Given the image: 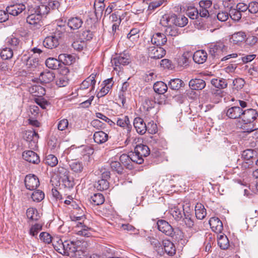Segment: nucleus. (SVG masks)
Listing matches in <instances>:
<instances>
[{
  "label": "nucleus",
  "mask_w": 258,
  "mask_h": 258,
  "mask_svg": "<svg viewBox=\"0 0 258 258\" xmlns=\"http://www.w3.org/2000/svg\"><path fill=\"white\" fill-rule=\"evenodd\" d=\"M67 26L64 24L57 25L51 35L45 37L43 42V46L49 49L57 47L63 34L66 32Z\"/></svg>",
  "instance_id": "f257e3e1"
},
{
  "label": "nucleus",
  "mask_w": 258,
  "mask_h": 258,
  "mask_svg": "<svg viewBox=\"0 0 258 258\" xmlns=\"http://www.w3.org/2000/svg\"><path fill=\"white\" fill-rule=\"evenodd\" d=\"M39 6L36 5L29 6L28 7V16L26 18V22L29 25L33 26L37 29L39 28L42 24V16L45 15L39 12Z\"/></svg>",
  "instance_id": "f03ea898"
},
{
  "label": "nucleus",
  "mask_w": 258,
  "mask_h": 258,
  "mask_svg": "<svg viewBox=\"0 0 258 258\" xmlns=\"http://www.w3.org/2000/svg\"><path fill=\"white\" fill-rule=\"evenodd\" d=\"M86 244L85 241L82 242L80 240L71 241L70 247L69 248V251L67 252V255L74 258H85L87 253L86 250Z\"/></svg>",
  "instance_id": "7ed1b4c3"
},
{
  "label": "nucleus",
  "mask_w": 258,
  "mask_h": 258,
  "mask_svg": "<svg viewBox=\"0 0 258 258\" xmlns=\"http://www.w3.org/2000/svg\"><path fill=\"white\" fill-rule=\"evenodd\" d=\"M133 124L137 132L142 135L145 134L147 131L151 134L156 133L157 131V125L153 121L149 122L147 126L143 119L139 117L134 119Z\"/></svg>",
  "instance_id": "20e7f679"
},
{
  "label": "nucleus",
  "mask_w": 258,
  "mask_h": 258,
  "mask_svg": "<svg viewBox=\"0 0 258 258\" xmlns=\"http://www.w3.org/2000/svg\"><path fill=\"white\" fill-rule=\"evenodd\" d=\"M226 49L227 47L221 41L211 43L209 46V54L213 58H219Z\"/></svg>",
  "instance_id": "39448f33"
},
{
  "label": "nucleus",
  "mask_w": 258,
  "mask_h": 258,
  "mask_svg": "<svg viewBox=\"0 0 258 258\" xmlns=\"http://www.w3.org/2000/svg\"><path fill=\"white\" fill-rule=\"evenodd\" d=\"M59 6L58 0H45V2L39 5V12L46 15L50 10L57 9Z\"/></svg>",
  "instance_id": "423d86ee"
},
{
  "label": "nucleus",
  "mask_w": 258,
  "mask_h": 258,
  "mask_svg": "<svg viewBox=\"0 0 258 258\" xmlns=\"http://www.w3.org/2000/svg\"><path fill=\"white\" fill-rule=\"evenodd\" d=\"M257 116V111L255 109L250 108L243 110L241 118L244 124H250L253 122Z\"/></svg>",
  "instance_id": "0eeeda50"
},
{
  "label": "nucleus",
  "mask_w": 258,
  "mask_h": 258,
  "mask_svg": "<svg viewBox=\"0 0 258 258\" xmlns=\"http://www.w3.org/2000/svg\"><path fill=\"white\" fill-rule=\"evenodd\" d=\"M131 62V57L128 53L123 52L120 53L118 55L114 57L111 59V62L116 67H120V66H126Z\"/></svg>",
  "instance_id": "6e6552de"
},
{
  "label": "nucleus",
  "mask_w": 258,
  "mask_h": 258,
  "mask_svg": "<svg viewBox=\"0 0 258 258\" xmlns=\"http://www.w3.org/2000/svg\"><path fill=\"white\" fill-rule=\"evenodd\" d=\"M24 182L26 188L30 190L35 189L40 184L37 176L31 174L26 176Z\"/></svg>",
  "instance_id": "1a4fd4ad"
},
{
  "label": "nucleus",
  "mask_w": 258,
  "mask_h": 258,
  "mask_svg": "<svg viewBox=\"0 0 258 258\" xmlns=\"http://www.w3.org/2000/svg\"><path fill=\"white\" fill-rule=\"evenodd\" d=\"M166 54V50L163 48L158 46H150L148 49L149 57L153 59H160Z\"/></svg>",
  "instance_id": "9d476101"
},
{
  "label": "nucleus",
  "mask_w": 258,
  "mask_h": 258,
  "mask_svg": "<svg viewBox=\"0 0 258 258\" xmlns=\"http://www.w3.org/2000/svg\"><path fill=\"white\" fill-rule=\"evenodd\" d=\"M224 111L226 116L231 119L241 118L243 109L238 106L226 108Z\"/></svg>",
  "instance_id": "9b49d317"
},
{
  "label": "nucleus",
  "mask_w": 258,
  "mask_h": 258,
  "mask_svg": "<svg viewBox=\"0 0 258 258\" xmlns=\"http://www.w3.org/2000/svg\"><path fill=\"white\" fill-rule=\"evenodd\" d=\"M54 241L53 243L54 248L58 252L67 255L68 254L67 252L69 251V248L70 247V243L71 241H65L62 242L61 239H59L56 241V243H54Z\"/></svg>",
  "instance_id": "f8f14e48"
},
{
  "label": "nucleus",
  "mask_w": 258,
  "mask_h": 258,
  "mask_svg": "<svg viewBox=\"0 0 258 258\" xmlns=\"http://www.w3.org/2000/svg\"><path fill=\"white\" fill-rule=\"evenodd\" d=\"M116 124L126 130L132 131V125L131 123L129 117L127 115H121L116 118Z\"/></svg>",
  "instance_id": "ddd939ff"
},
{
  "label": "nucleus",
  "mask_w": 258,
  "mask_h": 258,
  "mask_svg": "<svg viewBox=\"0 0 258 258\" xmlns=\"http://www.w3.org/2000/svg\"><path fill=\"white\" fill-rule=\"evenodd\" d=\"M212 2L210 0H202L199 2L200 17L208 18L209 16L208 9L211 8Z\"/></svg>",
  "instance_id": "4468645a"
},
{
  "label": "nucleus",
  "mask_w": 258,
  "mask_h": 258,
  "mask_svg": "<svg viewBox=\"0 0 258 258\" xmlns=\"http://www.w3.org/2000/svg\"><path fill=\"white\" fill-rule=\"evenodd\" d=\"M23 159L29 163L38 164L40 162L39 156L33 151H25L22 154Z\"/></svg>",
  "instance_id": "2eb2a0df"
},
{
  "label": "nucleus",
  "mask_w": 258,
  "mask_h": 258,
  "mask_svg": "<svg viewBox=\"0 0 258 258\" xmlns=\"http://www.w3.org/2000/svg\"><path fill=\"white\" fill-rule=\"evenodd\" d=\"M158 229L167 236L171 235L173 232L172 227L164 220H158L157 223Z\"/></svg>",
  "instance_id": "dca6fc26"
},
{
  "label": "nucleus",
  "mask_w": 258,
  "mask_h": 258,
  "mask_svg": "<svg viewBox=\"0 0 258 258\" xmlns=\"http://www.w3.org/2000/svg\"><path fill=\"white\" fill-rule=\"evenodd\" d=\"M26 9L25 6L21 3H17L12 5L8 6L6 8V11L10 15L13 16H18L21 14Z\"/></svg>",
  "instance_id": "f3484780"
},
{
  "label": "nucleus",
  "mask_w": 258,
  "mask_h": 258,
  "mask_svg": "<svg viewBox=\"0 0 258 258\" xmlns=\"http://www.w3.org/2000/svg\"><path fill=\"white\" fill-rule=\"evenodd\" d=\"M167 41V39L165 33H156L153 35L151 38L152 43L157 46L165 45Z\"/></svg>",
  "instance_id": "a211bd4d"
},
{
  "label": "nucleus",
  "mask_w": 258,
  "mask_h": 258,
  "mask_svg": "<svg viewBox=\"0 0 258 258\" xmlns=\"http://www.w3.org/2000/svg\"><path fill=\"white\" fill-rule=\"evenodd\" d=\"M209 223L212 230L215 232L221 233L223 230V223L218 217H213L211 218Z\"/></svg>",
  "instance_id": "6ab92c4d"
},
{
  "label": "nucleus",
  "mask_w": 258,
  "mask_h": 258,
  "mask_svg": "<svg viewBox=\"0 0 258 258\" xmlns=\"http://www.w3.org/2000/svg\"><path fill=\"white\" fill-rule=\"evenodd\" d=\"M112 78L108 79L103 81L104 86L100 89L97 94L98 98H101L106 95L112 88L113 86Z\"/></svg>",
  "instance_id": "aec40b11"
},
{
  "label": "nucleus",
  "mask_w": 258,
  "mask_h": 258,
  "mask_svg": "<svg viewBox=\"0 0 258 258\" xmlns=\"http://www.w3.org/2000/svg\"><path fill=\"white\" fill-rule=\"evenodd\" d=\"M176 19V15L175 14H165L162 16L160 20V24L163 26H175Z\"/></svg>",
  "instance_id": "412c9836"
},
{
  "label": "nucleus",
  "mask_w": 258,
  "mask_h": 258,
  "mask_svg": "<svg viewBox=\"0 0 258 258\" xmlns=\"http://www.w3.org/2000/svg\"><path fill=\"white\" fill-rule=\"evenodd\" d=\"M162 249L169 256H173L176 253V248L174 244L171 241L167 239L162 241Z\"/></svg>",
  "instance_id": "4be33fe9"
},
{
  "label": "nucleus",
  "mask_w": 258,
  "mask_h": 258,
  "mask_svg": "<svg viewBox=\"0 0 258 258\" xmlns=\"http://www.w3.org/2000/svg\"><path fill=\"white\" fill-rule=\"evenodd\" d=\"M6 44L9 46V48H12L14 51L17 50L21 47V42L20 40L13 35L7 38Z\"/></svg>",
  "instance_id": "5701e85b"
},
{
  "label": "nucleus",
  "mask_w": 258,
  "mask_h": 258,
  "mask_svg": "<svg viewBox=\"0 0 258 258\" xmlns=\"http://www.w3.org/2000/svg\"><path fill=\"white\" fill-rule=\"evenodd\" d=\"M83 21L79 17H72L70 18L67 22L68 26L72 30H76L81 27Z\"/></svg>",
  "instance_id": "b1692460"
},
{
  "label": "nucleus",
  "mask_w": 258,
  "mask_h": 258,
  "mask_svg": "<svg viewBox=\"0 0 258 258\" xmlns=\"http://www.w3.org/2000/svg\"><path fill=\"white\" fill-rule=\"evenodd\" d=\"M206 82L200 79H192L189 82V87L193 90H201L206 87Z\"/></svg>",
  "instance_id": "393cba45"
},
{
  "label": "nucleus",
  "mask_w": 258,
  "mask_h": 258,
  "mask_svg": "<svg viewBox=\"0 0 258 258\" xmlns=\"http://www.w3.org/2000/svg\"><path fill=\"white\" fill-rule=\"evenodd\" d=\"M96 75L91 74L80 85V90H85L91 86V90H94L96 84Z\"/></svg>",
  "instance_id": "a878e982"
},
{
  "label": "nucleus",
  "mask_w": 258,
  "mask_h": 258,
  "mask_svg": "<svg viewBox=\"0 0 258 258\" xmlns=\"http://www.w3.org/2000/svg\"><path fill=\"white\" fill-rule=\"evenodd\" d=\"M59 186L63 187L66 189H71L75 185V181L73 177L70 175L59 179Z\"/></svg>",
  "instance_id": "bb28decb"
},
{
  "label": "nucleus",
  "mask_w": 258,
  "mask_h": 258,
  "mask_svg": "<svg viewBox=\"0 0 258 258\" xmlns=\"http://www.w3.org/2000/svg\"><path fill=\"white\" fill-rule=\"evenodd\" d=\"M24 138L27 141L30 142L32 144V146L34 144L36 146V144L38 141L39 138V135L38 133L35 130H29L26 131Z\"/></svg>",
  "instance_id": "cd10ccee"
},
{
  "label": "nucleus",
  "mask_w": 258,
  "mask_h": 258,
  "mask_svg": "<svg viewBox=\"0 0 258 258\" xmlns=\"http://www.w3.org/2000/svg\"><path fill=\"white\" fill-rule=\"evenodd\" d=\"M207 53L204 50L196 51L193 55V60L198 64L204 63L207 59Z\"/></svg>",
  "instance_id": "c85d7f7f"
},
{
  "label": "nucleus",
  "mask_w": 258,
  "mask_h": 258,
  "mask_svg": "<svg viewBox=\"0 0 258 258\" xmlns=\"http://www.w3.org/2000/svg\"><path fill=\"white\" fill-rule=\"evenodd\" d=\"M93 139L95 143L102 144L108 140V135L103 131L95 132L93 135Z\"/></svg>",
  "instance_id": "c756f323"
},
{
  "label": "nucleus",
  "mask_w": 258,
  "mask_h": 258,
  "mask_svg": "<svg viewBox=\"0 0 258 258\" xmlns=\"http://www.w3.org/2000/svg\"><path fill=\"white\" fill-rule=\"evenodd\" d=\"M134 151L142 158L148 156L150 154L149 148L147 146L143 144L137 145L135 148Z\"/></svg>",
  "instance_id": "7c9ffc66"
},
{
  "label": "nucleus",
  "mask_w": 258,
  "mask_h": 258,
  "mask_svg": "<svg viewBox=\"0 0 258 258\" xmlns=\"http://www.w3.org/2000/svg\"><path fill=\"white\" fill-rule=\"evenodd\" d=\"M55 78V75L51 71L42 72L39 77V80L43 83H49L52 82Z\"/></svg>",
  "instance_id": "2f4dec72"
},
{
  "label": "nucleus",
  "mask_w": 258,
  "mask_h": 258,
  "mask_svg": "<svg viewBox=\"0 0 258 258\" xmlns=\"http://www.w3.org/2000/svg\"><path fill=\"white\" fill-rule=\"evenodd\" d=\"M130 158V155L122 154L119 157V160L122 166H123L126 168L132 170L135 167Z\"/></svg>",
  "instance_id": "473e14b6"
},
{
  "label": "nucleus",
  "mask_w": 258,
  "mask_h": 258,
  "mask_svg": "<svg viewBox=\"0 0 258 258\" xmlns=\"http://www.w3.org/2000/svg\"><path fill=\"white\" fill-rule=\"evenodd\" d=\"M195 215L197 219L202 220L207 215L206 210L201 203H197L195 206Z\"/></svg>",
  "instance_id": "72a5a7b5"
},
{
  "label": "nucleus",
  "mask_w": 258,
  "mask_h": 258,
  "mask_svg": "<svg viewBox=\"0 0 258 258\" xmlns=\"http://www.w3.org/2000/svg\"><path fill=\"white\" fill-rule=\"evenodd\" d=\"M45 64L47 67L52 70H56L61 67V63L58 58V59L53 57L48 58L45 61Z\"/></svg>",
  "instance_id": "f704fd0d"
},
{
  "label": "nucleus",
  "mask_w": 258,
  "mask_h": 258,
  "mask_svg": "<svg viewBox=\"0 0 258 258\" xmlns=\"http://www.w3.org/2000/svg\"><path fill=\"white\" fill-rule=\"evenodd\" d=\"M60 62L64 65H71L75 61V57L71 54L62 53L58 55Z\"/></svg>",
  "instance_id": "c9c22d12"
},
{
  "label": "nucleus",
  "mask_w": 258,
  "mask_h": 258,
  "mask_svg": "<svg viewBox=\"0 0 258 258\" xmlns=\"http://www.w3.org/2000/svg\"><path fill=\"white\" fill-rule=\"evenodd\" d=\"M154 91L158 94H163L168 89L167 85L162 81H158L153 85Z\"/></svg>",
  "instance_id": "e433bc0d"
},
{
  "label": "nucleus",
  "mask_w": 258,
  "mask_h": 258,
  "mask_svg": "<svg viewBox=\"0 0 258 258\" xmlns=\"http://www.w3.org/2000/svg\"><path fill=\"white\" fill-rule=\"evenodd\" d=\"M218 244L222 249H227L230 244L229 241L225 234H220L217 237Z\"/></svg>",
  "instance_id": "4c0bfd02"
},
{
  "label": "nucleus",
  "mask_w": 258,
  "mask_h": 258,
  "mask_svg": "<svg viewBox=\"0 0 258 258\" xmlns=\"http://www.w3.org/2000/svg\"><path fill=\"white\" fill-rule=\"evenodd\" d=\"M26 65L30 70H33L36 68L39 65V59L33 56L27 57L25 59Z\"/></svg>",
  "instance_id": "58836bf2"
},
{
  "label": "nucleus",
  "mask_w": 258,
  "mask_h": 258,
  "mask_svg": "<svg viewBox=\"0 0 258 258\" xmlns=\"http://www.w3.org/2000/svg\"><path fill=\"white\" fill-rule=\"evenodd\" d=\"M164 27L165 28L164 33L166 36L176 37L180 33L179 29L175 26Z\"/></svg>",
  "instance_id": "ea45409f"
},
{
  "label": "nucleus",
  "mask_w": 258,
  "mask_h": 258,
  "mask_svg": "<svg viewBox=\"0 0 258 258\" xmlns=\"http://www.w3.org/2000/svg\"><path fill=\"white\" fill-rule=\"evenodd\" d=\"M184 85V82L179 79H171L168 83L169 87L173 90H178Z\"/></svg>",
  "instance_id": "a19ab883"
},
{
  "label": "nucleus",
  "mask_w": 258,
  "mask_h": 258,
  "mask_svg": "<svg viewBox=\"0 0 258 258\" xmlns=\"http://www.w3.org/2000/svg\"><path fill=\"white\" fill-rule=\"evenodd\" d=\"M211 82L214 86L220 89L226 88L228 84L226 80L223 78L213 79Z\"/></svg>",
  "instance_id": "79ce46f5"
},
{
  "label": "nucleus",
  "mask_w": 258,
  "mask_h": 258,
  "mask_svg": "<svg viewBox=\"0 0 258 258\" xmlns=\"http://www.w3.org/2000/svg\"><path fill=\"white\" fill-rule=\"evenodd\" d=\"M26 215L28 218L32 221H37L40 217L36 209L29 208L27 210Z\"/></svg>",
  "instance_id": "37998d69"
},
{
  "label": "nucleus",
  "mask_w": 258,
  "mask_h": 258,
  "mask_svg": "<svg viewBox=\"0 0 258 258\" xmlns=\"http://www.w3.org/2000/svg\"><path fill=\"white\" fill-rule=\"evenodd\" d=\"M245 37V33L243 32L240 31L233 34L231 36V39L234 43L237 44L244 41Z\"/></svg>",
  "instance_id": "c03bdc74"
},
{
  "label": "nucleus",
  "mask_w": 258,
  "mask_h": 258,
  "mask_svg": "<svg viewBox=\"0 0 258 258\" xmlns=\"http://www.w3.org/2000/svg\"><path fill=\"white\" fill-rule=\"evenodd\" d=\"M71 169L75 173H79L83 171L84 166L82 162L74 161L70 164Z\"/></svg>",
  "instance_id": "a18cd8bd"
},
{
  "label": "nucleus",
  "mask_w": 258,
  "mask_h": 258,
  "mask_svg": "<svg viewBox=\"0 0 258 258\" xmlns=\"http://www.w3.org/2000/svg\"><path fill=\"white\" fill-rule=\"evenodd\" d=\"M91 203L94 205L98 206L104 203L105 199L102 194H95L91 197Z\"/></svg>",
  "instance_id": "49530a36"
},
{
  "label": "nucleus",
  "mask_w": 258,
  "mask_h": 258,
  "mask_svg": "<svg viewBox=\"0 0 258 258\" xmlns=\"http://www.w3.org/2000/svg\"><path fill=\"white\" fill-rule=\"evenodd\" d=\"M14 50L12 48L6 47L2 49L1 52V57L3 60H9L11 59L14 54Z\"/></svg>",
  "instance_id": "de8ad7c7"
},
{
  "label": "nucleus",
  "mask_w": 258,
  "mask_h": 258,
  "mask_svg": "<svg viewBox=\"0 0 258 258\" xmlns=\"http://www.w3.org/2000/svg\"><path fill=\"white\" fill-rule=\"evenodd\" d=\"M76 227L81 228V230L77 232V234L78 235L84 236L86 237H89L90 235V233L89 232L90 228L86 225L83 224L82 223L79 222L77 223Z\"/></svg>",
  "instance_id": "09e8293b"
},
{
  "label": "nucleus",
  "mask_w": 258,
  "mask_h": 258,
  "mask_svg": "<svg viewBox=\"0 0 258 258\" xmlns=\"http://www.w3.org/2000/svg\"><path fill=\"white\" fill-rule=\"evenodd\" d=\"M186 14L190 19H197L200 16V11L195 7H188L186 10Z\"/></svg>",
  "instance_id": "8fccbe9b"
},
{
  "label": "nucleus",
  "mask_w": 258,
  "mask_h": 258,
  "mask_svg": "<svg viewBox=\"0 0 258 258\" xmlns=\"http://www.w3.org/2000/svg\"><path fill=\"white\" fill-rule=\"evenodd\" d=\"M109 182L105 180L98 179L94 184L95 188L98 190L102 191L108 189L109 187Z\"/></svg>",
  "instance_id": "3c124183"
},
{
  "label": "nucleus",
  "mask_w": 258,
  "mask_h": 258,
  "mask_svg": "<svg viewBox=\"0 0 258 258\" xmlns=\"http://www.w3.org/2000/svg\"><path fill=\"white\" fill-rule=\"evenodd\" d=\"M170 214L174 219L178 221L182 218L183 215H184L185 213L184 212V210H180L178 208L174 207L170 210Z\"/></svg>",
  "instance_id": "603ef678"
},
{
  "label": "nucleus",
  "mask_w": 258,
  "mask_h": 258,
  "mask_svg": "<svg viewBox=\"0 0 258 258\" xmlns=\"http://www.w3.org/2000/svg\"><path fill=\"white\" fill-rule=\"evenodd\" d=\"M94 36L93 32L89 30L85 29L81 32L80 34V38L83 41H90L91 40Z\"/></svg>",
  "instance_id": "864d4df0"
},
{
  "label": "nucleus",
  "mask_w": 258,
  "mask_h": 258,
  "mask_svg": "<svg viewBox=\"0 0 258 258\" xmlns=\"http://www.w3.org/2000/svg\"><path fill=\"white\" fill-rule=\"evenodd\" d=\"M42 229V225L41 224L35 223L32 225L30 228L29 234L32 236L37 237L38 232L41 231Z\"/></svg>",
  "instance_id": "5fc2aeb1"
},
{
  "label": "nucleus",
  "mask_w": 258,
  "mask_h": 258,
  "mask_svg": "<svg viewBox=\"0 0 258 258\" xmlns=\"http://www.w3.org/2000/svg\"><path fill=\"white\" fill-rule=\"evenodd\" d=\"M182 221L185 226L189 228H192L194 225V219L192 215L190 214H184V218Z\"/></svg>",
  "instance_id": "6e6d98bb"
},
{
  "label": "nucleus",
  "mask_w": 258,
  "mask_h": 258,
  "mask_svg": "<svg viewBox=\"0 0 258 258\" xmlns=\"http://www.w3.org/2000/svg\"><path fill=\"white\" fill-rule=\"evenodd\" d=\"M44 193L40 190H35L31 195V198L35 202H40L44 198Z\"/></svg>",
  "instance_id": "4d7b16f0"
},
{
  "label": "nucleus",
  "mask_w": 258,
  "mask_h": 258,
  "mask_svg": "<svg viewBox=\"0 0 258 258\" xmlns=\"http://www.w3.org/2000/svg\"><path fill=\"white\" fill-rule=\"evenodd\" d=\"M175 25L176 27H183L188 23V19L186 17L182 15H177L175 20Z\"/></svg>",
  "instance_id": "13d9d810"
},
{
  "label": "nucleus",
  "mask_w": 258,
  "mask_h": 258,
  "mask_svg": "<svg viewBox=\"0 0 258 258\" xmlns=\"http://www.w3.org/2000/svg\"><path fill=\"white\" fill-rule=\"evenodd\" d=\"M110 165L113 171H116L117 173L120 174L122 173L123 168L120 162L111 161Z\"/></svg>",
  "instance_id": "bf43d9fd"
},
{
  "label": "nucleus",
  "mask_w": 258,
  "mask_h": 258,
  "mask_svg": "<svg viewBox=\"0 0 258 258\" xmlns=\"http://www.w3.org/2000/svg\"><path fill=\"white\" fill-rule=\"evenodd\" d=\"M45 163L51 167H54L58 163L57 158L54 155L49 154L46 157Z\"/></svg>",
  "instance_id": "052dcab7"
},
{
  "label": "nucleus",
  "mask_w": 258,
  "mask_h": 258,
  "mask_svg": "<svg viewBox=\"0 0 258 258\" xmlns=\"http://www.w3.org/2000/svg\"><path fill=\"white\" fill-rule=\"evenodd\" d=\"M229 15L231 18L235 21H238L242 17V14L237 9H230Z\"/></svg>",
  "instance_id": "680f3d73"
},
{
  "label": "nucleus",
  "mask_w": 258,
  "mask_h": 258,
  "mask_svg": "<svg viewBox=\"0 0 258 258\" xmlns=\"http://www.w3.org/2000/svg\"><path fill=\"white\" fill-rule=\"evenodd\" d=\"M72 46L74 49L80 51L86 47V43L82 40H76L72 43Z\"/></svg>",
  "instance_id": "e2e57ef3"
},
{
  "label": "nucleus",
  "mask_w": 258,
  "mask_h": 258,
  "mask_svg": "<svg viewBox=\"0 0 258 258\" xmlns=\"http://www.w3.org/2000/svg\"><path fill=\"white\" fill-rule=\"evenodd\" d=\"M155 102L149 98L145 99L143 104V107L145 111H148L154 107Z\"/></svg>",
  "instance_id": "0e129e2a"
},
{
  "label": "nucleus",
  "mask_w": 258,
  "mask_h": 258,
  "mask_svg": "<svg viewBox=\"0 0 258 258\" xmlns=\"http://www.w3.org/2000/svg\"><path fill=\"white\" fill-rule=\"evenodd\" d=\"M12 67V63L11 62L7 61L0 62V70L4 73H7L11 71Z\"/></svg>",
  "instance_id": "69168bd1"
},
{
  "label": "nucleus",
  "mask_w": 258,
  "mask_h": 258,
  "mask_svg": "<svg viewBox=\"0 0 258 258\" xmlns=\"http://www.w3.org/2000/svg\"><path fill=\"white\" fill-rule=\"evenodd\" d=\"M130 156L133 164L134 163L141 164L144 162V159L137 154L135 151L130 155Z\"/></svg>",
  "instance_id": "338daca9"
},
{
  "label": "nucleus",
  "mask_w": 258,
  "mask_h": 258,
  "mask_svg": "<svg viewBox=\"0 0 258 258\" xmlns=\"http://www.w3.org/2000/svg\"><path fill=\"white\" fill-rule=\"evenodd\" d=\"M172 233L171 235L169 236L172 237V238L176 240L182 239L184 237L183 232L179 228H173V232Z\"/></svg>",
  "instance_id": "774afa93"
}]
</instances>
